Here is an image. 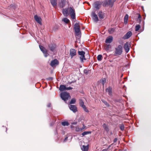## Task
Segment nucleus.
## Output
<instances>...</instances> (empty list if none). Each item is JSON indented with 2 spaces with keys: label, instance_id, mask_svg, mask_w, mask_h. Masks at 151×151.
I'll return each mask as SVG.
<instances>
[{
  "label": "nucleus",
  "instance_id": "1a4fd4ad",
  "mask_svg": "<svg viewBox=\"0 0 151 151\" xmlns=\"http://www.w3.org/2000/svg\"><path fill=\"white\" fill-rule=\"evenodd\" d=\"M40 48L42 51L43 53L44 56L46 57L48 55L47 53V51L45 48L42 46L40 45H39Z\"/></svg>",
  "mask_w": 151,
  "mask_h": 151
},
{
  "label": "nucleus",
  "instance_id": "f8f14e48",
  "mask_svg": "<svg viewBox=\"0 0 151 151\" xmlns=\"http://www.w3.org/2000/svg\"><path fill=\"white\" fill-rule=\"evenodd\" d=\"M92 17L95 22H97L99 21L97 15L94 12H93L91 14Z\"/></svg>",
  "mask_w": 151,
  "mask_h": 151
},
{
  "label": "nucleus",
  "instance_id": "4468645a",
  "mask_svg": "<svg viewBox=\"0 0 151 151\" xmlns=\"http://www.w3.org/2000/svg\"><path fill=\"white\" fill-rule=\"evenodd\" d=\"M70 109L73 112L75 113L77 111V109L75 105H70L69 106Z\"/></svg>",
  "mask_w": 151,
  "mask_h": 151
},
{
  "label": "nucleus",
  "instance_id": "ea45409f",
  "mask_svg": "<svg viewBox=\"0 0 151 151\" xmlns=\"http://www.w3.org/2000/svg\"><path fill=\"white\" fill-rule=\"evenodd\" d=\"M120 128L121 130L123 131L124 129V127L123 124H121L120 125Z\"/></svg>",
  "mask_w": 151,
  "mask_h": 151
},
{
  "label": "nucleus",
  "instance_id": "79ce46f5",
  "mask_svg": "<svg viewBox=\"0 0 151 151\" xmlns=\"http://www.w3.org/2000/svg\"><path fill=\"white\" fill-rule=\"evenodd\" d=\"M82 108L83 109L84 111L88 113L89 112V111L88 109L86 107V106H84V107H82Z\"/></svg>",
  "mask_w": 151,
  "mask_h": 151
},
{
  "label": "nucleus",
  "instance_id": "4be33fe9",
  "mask_svg": "<svg viewBox=\"0 0 151 151\" xmlns=\"http://www.w3.org/2000/svg\"><path fill=\"white\" fill-rule=\"evenodd\" d=\"M124 48L126 52H127L129 50V46L128 43H126L124 45Z\"/></svg>",
  "mask_w": 151,
  "mask_h": 151
},
{
  "label": "nucleus",
  "instance_id": "412c9836",
  "mask_svg": "<svg viewBox=\"0 0 151 151\" xmlns=\"http://www.w3.org/2000/svg\"><path fill=\"white\" fill-rule=\"evenodd\" d=\"M136 16L134 17L135 19H137L138 21L140 22L141 21V16L140 14L138 13H136Z\"/></svg>",
  "mask_w": 151,
  "mask_h": 151
},
{
  "label": "nucleus",
  "instance_id": "f704fd0d",
  "mask_svg": "<svg viewBox=\"0 0 151 151\" xmlns=\"http://www.w3.org/2000/svg\"><path fill=\"white\" fill-rule=\"evenodd\" d=\"M97 58L98 60V61H100L102 60V55H99L98 56Z\"/></svg>",
  "mask_w": 151,
  "mask_h": 151
},
{
  "label": "nucleus",
  "instance_id": "c756f323",
  "mask_svg": "<svg viewBox=\"0 0 151 151\" xmlns=\"http://www.w3.org/2000/svg\"><path fill=\"white\" fill-rule=\"evenodd\" d=\"M128 18V15L126 14L124 17V22L125 24H127V22Z\"/></svg>",
  "mask_w": 151,
  "mask_h": 151
},
{
  "label": "nucleus",
  "instance_id": "49530a36",
  "mask_svg": "<svg viewBox=\"0 0 151 151\" xmlns=\"http://www.w3.org/2000/svg\"><path fill=\"white\" fill-rule=\"evenodd\" d=\"M51 104L50 103H49L47 105V106L48 107H50L51 106Z\"/></svg>",
  "mask_w": 151,
  "mask_h": 151
},
{
  "label": "nucleus",
  "instance_id": "6ab92c4d",
  "mask_svg": "<svg viewBox=\"0 0 151 151\" xmlns=\"http://www.w3.org/2000/svg\"><path fill=\"white\" fill-rule=\"evenodd\" d=\"M112 88L111 87L109 86L106 89V92L108 93L109 95L111 96L112 94Z\"/></svg>",
  "mask_w": 151,
  "mask_h": 151
},
{
  "label": "nucleus",
  "instance_id": "8fccbe9b",
  "mask_svg": "<svg viewBox=\"0 0 151 151\" xmlns=\"http://www.w3.org/2000/svg\"><path fill=\"white\" fill-rule=\"evenodd\" d=\"M67 139H68V137H67L65 138V140H67Z\"/></svg>",
  "mask_w": 151,
  "mask_h": 151
},
{
  "label": "nucleus",
  "instance_id": "a19ab883",
  "mask_svg": "<svg viewBox=\"0 0 151 151\" xmlns=\"http://www.w3.org/2000/svg\"><path fill=\"white\" fill-rule=\"evenodd\" d=\"M75 130L76 132H80L82 131L81 128H79L78 127H77L76 128Z\"/></svg>",
  "mask_w": 151,
  "mask_h": 151
},
{
  "label": "nucleus",
  "instance_id": "ddd939ff",
  "mask_svg": "<svg viewBox=\"0 0 151 151\" xmlns=\"http://www.w3.org/2000/svg\"><path fill=\"white\" fill-rule=\"evenodd\" d=\"M48 46L50 50L52 51H54L56 47V45L54 43H51Z\"/></svg>",
  "mask_w": 151,
  "mask_h": 151
},
{
  "label": "nucleus",
  "instance_id": "a211bd4d",
  "mask_svg": "<svg viewBox=\"0 0 151 151\" xmlns=\"http://www.w3.org/2000/svg\"><path fill=\"white\" fill-rule=\"evenodd\" d=\"M66 4V0H61V2L59 4V6L61 8L65 6Z\"/></svg>",
  "mask_w": 151,
  "mask_h": 151
},
{
  "label": "nucleus",
  "instance_id": "0eeeda50",
  "mask_svg": "<svg viewBox=\"0 0 151 151\" xmlns=\"http://www.w3.org/2000/svg\"><path fill=\"white\" fill-rule=\"evenodd\" d=\"M73 88L71 87H66V86L64 85H61L60 86L59 89L61 91H63L65 90H70Z\"/></svg>",
  "mask_w": 151,
  "mask_h": 151
},
{
  "label": "nucleus",
  "instance_id": "7c9ffc66",
  "mask_svg": "<svg viewBox=\"0 0 151 151\" xmlns=\"http://www.w3.org/2000/svg\"><path fill=\"white\" fill-rule=\"evenodd\" d=\"M83 72L86 75H88L90 73L91 71L88 69H86L84 70Z\"/></svg>",
  "mask_w": 151,
  "mask_h": 151
},
{
  "label": "nucleus",
  "instance_id": "09e8293b",
  "mask_svg": "<svg viewBox=\"0 0 151 151\" xmlns=\"http://www.w3.org/2000/svg\"><path fill=\"white\" fill-rule=\"evenodd\" d=\"M102 151H107V150L106 149H103Z\"/></svg>",
  "mask_w": 151,
  "mask_h": 151
},
{
  "label": "nucleus",
  "instance_id": "5701e85b",
  "mask_svg": "<svg viewBox=\"0 0 151 151\" xmlns=\"http://www.w3.org/2000/svg\"><path fill=\"white\" fill-rule=\"evenodd\" d=\"M68 8L67 9H63V13L65 16H67L68 14Z\"/></svg>",
  "mask_w": 151,
  "mask_h": 151
},
{
  "label": "nucleus",
  "instance_id": "9b49d317",
  "mask_svg": "<svg viewBox=\"0 0 151 151\" xmlns=\"http://www.w3.org/2000/svg\"><path fill=\"white\" fill-rule=\"evenodd\" d=\"M34 19L35 21L40 25L42 24L41 21L42 19L40 17H39L37 15H36L34 16Z\"/></svg>",
  "mask_w": 151,
  "mask_h": 151
},
{
  "label": "nucleus",
  "instance_id": "58836bf2",
  "mask_svg": "<svg viewBox=\"0 0 151 151\" xmlns=\"http://www.w3.org/2000/svg\"><path fill=\"white\" fill-rule=\"evenodd\" d=\"M101 83H102V84L104 85V83L106 82V79L105 78H103L100 81Z\"/></svg>",
  "mask_w": 151,
  "mask_h": 151
},
{
  "label": "nucleus",
  "instance_id": "4c0bfd02",
  "mask_svg": "<svg viewBox=\"0 0 151 151\" xmlns=\"http://www.w3.org/2000/svg\"><path fill=\"white\" fill-rule=\"evenodd\" d=\"M140 28V26L139 24L137 25L135 27V31H138Z\"/></svg>",
  "mask_w": 151,
  "mask_h": 151
},
{
  "label": "nucleus",
  "instance_id": "39448f33",
  "mask_svg": "<svg viewBox=\"0 0 151 151\" xmlns=\"http://www.w3.org/2000/svg\"><path fill=\"white\" fill-rule=\"evenodd\" d=\"M102 3L99 1L95 2L93 5V7L96 10L99 9L101 7Z\"/></svg>",
  "mask_w": 151,
  "mask_h": 151
},
{
  "label": "nucleus",
  "instance_id": "6e6552de",
  "mask_svg": "<svg viewBox=\"0 0 151 151\" xmlns=\"http://www.w3.org/2000/svg\"><path fill=\"white\" fill-rule=\"evenodd\" d=\"M76 55V51L74 49H71L70 50V55L71 58H72L73 57Z\"/></svg>",
  "mask_w": 151,
  "mask_h": 151
},
{
  "label": "nucleus",
  "instance_id": "a878e982",
  "mask_svg": "<svg viewBox=\"0 0 151 151\" xmlns=\"http://www.w3.org/2000/svg\"><path fill=\"white\" fill-rule=\"evenodd\" d=\"M103 126L104 130L106 131L107 132H109V129L107 125L105 124H104L103 125Z\"/></svg>",
  "mask_w": 151,
  "mask_h": 151
},
{
  "label": "nucleus",
  "instance_id": "f3484780",
  "mask_svg": "<svg viewBox=\"0 0 151 151\" xmlns=\"http://www.w3.org/2000/svg\"><path fill=\"white\" fill-rule=\"evenodd\" d=\"M105 13L101 11H99L98 13V16L100 19H104L105 16Z\"/></svg>",
  "mask_w": 151,
  "mask_h": 151
},
{
  "label": "nucleus",
  "instance_id": "7ed1b4c3",
  "mask_svg": "<svg viewBox=\"0 0 151 151\" xmlns=\"http://www.w3.org/2000/svg\"><path fill=\"white\" fill-rule=\"evenodd\" d=\"M78 54L80 56L79 58L81 60V63L84 62V60H86L85 57V52L83 51H79L78 52Z\"/></svg>",
  "mask_w": 151,
  "mask_h": 151
},
{
  "label": "nucleus",
  "instance_id": "bb28decb",
  "mask_svg": "<svg viewBox=\"0 0 151 151\" xmlns=\"http://www.w3.org/2000/svg\"><path fill=\"white\" fill-rule=\"evenodd\" d=\"M81 149L84 151H88V146L83 145L81 147Z\"/></svg>",
  "mask_w": 151,
  "mask_h": 151
},
{
  "label": "nucleus",
  "instance_id": "72a5a7b5",
  "mask_svg": "<svg viewBox=\"0 0 151 151\" xmlns=\"http://www.w3.org/2000/svg\"><path fill=\"white\" fill-rule=\"evenodd\" d=\"M63 21L66 24H68L70 22V20L67 18H64L63 19Z\"/></svg>",
  "mask_w": 151,
  "mask_h": 151
},
{
  "label": "nucleus",
  "instance_id": "423d86ee",
  "mask_svg": "<svg viewBox=\"0 0 151 151\" xmlns=\"http://www.w3.org/2000/svg\"><path fill=\"white\" fill-rule=\"evenodd\" d=\"M122 46L121 45H119L116 48L115 53L118 55H120L122 52Z\"/></svg>",
  "mask_w": 151,
  "mask_h": 151
},
{
  "label": "nucleus",
  "instance_id": "a18cd8bd",
  "mask_svg": "<svg viewBox=\"0 0 151 151\" xmlns=\"http://www.w3.org/2000/svg\"><path fill=\"white\" fill-rule=\"evenodd\" d=\"M117 140V138H114V142L115 143L116 142Z\"/></svg>",
  "mask_w": 151,
  "mask_h": 151
},
{
  "label": "nucleus",
  "instance_id": "aec40b11",
  "mask_svg": "<svg viewBox=\"0 0 151 151\" xmlns=\"http://www.w3.org/2000/svg\"><path fill=\"white\" fill-rule=\"evenodd\" d=\"M57 0H50L52 5L54 7H55L57 5Z\"/></svg>",
  "mask_w": 151,
  "mask_h": 151
},
{
  "label": "nucleus",
  "instance_id": "f257e3e1",
  "mask_svg": "<svg viewBox=\"0 0 151 151\" xmlns=\"http://www.w3.org/2000/svg\"><path fill=\"white\" fill-rule=\"evenodd\" d=\"M68 13L70 14L71 18L73 20L76 18V13L75 10L73 7L68 8Z\"/></svg>",
  "mask_w": 151,
  "mask_h": 151
},
{
  "label": "nucleus",
  "instance_id": "f03ea898",
  "mask_svg": "<svg viewBox=\"0 0 151 151\" xmlns=\"http://www.w3.org/2000/svg\"><path fill=\"white\" fill-rule=\"evenodd\" d=\"M60 97L65 101L66 102L69 98H70V96L69 93L66 92H63L60 93Z\"/></svg>",
  "mask_w": 151,
  "mask_h": 151
},
{
  "label": "nucleus",
  "instance_id": "cd10ccee",
  "mask_svg": "<svg viewBox=\"0 0 151 151\" xmlns=\"http://www.w3.org/2000/svg\"><path fill=\"white\" fill-rule=\"evenodd\" d=\"M102 3V6L104 7L109 6V4L107 0H106Z\"/></svg>",
  "mask_w": 151,
  "mask_h": 151
},
{
  "label": "nucleus",
  "instance_id": "20e7f679",
  "mask_svg": "<svg viewBox=\"0 0 151 151\" xmlns=\"http://www.w3.org/2000/svg\"><path fill=\"white\" fill-rule=\"evenodd\" d=\"M74 29L76 35L78 36L80 33V27L78 23H76L75 24Z\"/></svg>",
  "mask_w": 151,
  "mask_h": 151
},
{
  "label": "nucleus",
  "instance_id": "b1692460",
  "mask_svg": "<svg viewBox=\"0 0 151 151\" xmlns=\"http://www.w3.org/2000/svg\"><path fill=\"white\" fill-rule=\"evenodd\" d=\"M111 47V46L110 44H106L105 46V48L107 51H109Z\"/></svg>",
  "mask_w": 151,
  "mask_h": 151
},
{
  "label": "nucleus",
  "instance_id": "37998d69",
  "mask_svg": "<svg viewBox=\"0 0 151 151\" xmlns=\"http://www.w3.org/2000/svg\"><path fill=\"white\" fill-rule=\"evenodd\" d=\"M102 101L103 102L104 104L107 106H109V104L106 101L103 100H102Z\"/></svg>",
  "mask_w": 151,
  "mask_h": 151
},
{
  "label": "nucleus",
  "instance_id": "393cba45",
  "mask_svg": "<svg viewBox=\"0 0 151 151\" xmlns=\"http://www.w3.org/2000/svg\"><path fill=\"white\" fill-rule=\"evenodd\" d=\"M108 2L109 4V6L112 7L115 1V0H108Z\"/></svg>",
  "mask_w": 151,
  "mask_h": 151
},
{
  "label": "nucleus",
  "instance_id": "c03bdc74",
  "mask_svg": "<svg viewBox=\"0 0 151 151\" xmlns=\"http://www.w3.org/2000/svg\"><path fill=\"white\" fill-rule=\"evenodd\" d=\"M86 127V126L85 125H83L82 128H81V129H82V130L84 129H85V128Z\"/></svg>",
  "mask_w": 151,
  "mask_h": 151
},
{
  "label": "nucleus",
  "instance_id": "c9c22d12",
  "mask_svg": "<svg viewBox=\"0 0 151 151\" xmlns=\"http://www.w3.org/2000/svg\"><path fill=\"white\" fill-rule=\"evenodd\" d=\"M91 133V132L90 131H86V132H83L82 134V135L84 136L85 135H87L88 134H90Z\"/></svg>",
  "mask_w": 151,
  "mask_h": 151
},
{
  "label": "nucleus",
  "instance_id": "9d476101",
  "mask_svg": "<svg viewBox=\"0 0 151 151\" xmlns=\"http://www.w3.org/2000/svg\"><path fill=\"white\" fill-rule=\"evenodd\" d=\"M132 33L131 31H129L127 32L122 37L124 40L129 38L132 35Z\"/></svg>",
  "mask_w": 151,
  "mask_h": 151
},
{
  "label": "nucleus",
  "instance_id": "e433bc0d",
  "mask_svg": "<svg viewBox=\"0 0 151 151\" xmlns=\"http://www.w3.org/2000/svg\"><path fill=\"white\" fill-rule=\"evenodd\" d=\"M76 102V100L74 98H73L71 100V101H70V104H74Z\"/></svg>",
  "mask_w": 151,
  "mask_h": 151
},
{
  "label": "nucleus",
  "instance_id": "c85d7f7f",
  "mask_svg": "<svg viewBox=\"0 0 151 151\" xmlns=\"http://www.w3.org/2000/svg\"><path fill=\"white\" fill-rule=\"evenodd\" d=\"M79 104L80 106L82 107V108L85 106L84 104L83 101L82 99L79 100Z\"/></svg>",
  "mask_w": 151,
  "mask_h": 151
},
{
  "label": "nucleus",
  "instance_id": "3c124183",
  "mask_svg": "<svg viewBox=\"0 0 151 151\" xmlns=\"http://www.w3.org/2000/svg\"><path fill=\"white\" fill-rule=\"evenodd\" d=\"M111 147V145H109V147H108V148H109L110 147Z\"/></svg>",
  "mask_w": 151,
  "mask_h": 151
},
{
  "label": "nucleus",
  "instance_id": "2eb2a0df",
  "mask_svg": "<svg viewBox=\"0 0 151 151\" xmlns=\"http://www.w3.org/2000/svg\"><path fill=\"white\" fill-rule=\"evenodd\" d=\"M58 64V61L56 59L52 60L50 63V65L52 67H54Z\"/></svg>",
  "mask_w": 151,
  "mask_h": 151
},
{
  "label": "nucleus",
  "instance_id": "dca6fc26",
  "mask_svg": "<svg viewBox=\"0 0 151 151\" xmlns=\"http://www.w3.org/2000/svg\"><path fill=\"white\" fill-rule=\"evenodd\" d=\"M113 40V37L111 36H110L106 39L105 42L107 43H110Z\"/></svg>",
  "mask_w": 151,
  "mask_h": 151
},
{
  "label": "nucleus",
  "instance_id": "473e14b6",
  "mask_svg": "<svg viewBox=\"0 0 151 151\" xmlns=\"http://www.w3.org/2000/svg\"><path fill=\"white\" fill-rule=\"evenodd\" d=\"M62 124L63 126H68L69 125V124L67 122H62Z\"/></svg>",
  "mask_w": 151,
  "mask_h": 151
},
{
  "label": "nucleus",
  "instance_id": "de8ad7c7",
  "mask_svg": "<svg viewBox=\"0 0 151 151\" xmlns=\"http://www.w3.org/2000/svg\"><path fill=\"white\" fill-rule=\"evenodd\" d=\"M53 79V78L52 77H50L48 78V80H52Z\"/></svg>",
  "mask_w": 151,
  "mask_h": 151
},
{
  "label": "nucleus",
  "instance_id": "2f4dec72",
  "mask_svg": "<svg viewBox=\"0 0 151 151\" xmlns=\"http://www.w3.org/2000/svg\"><path fill=\"white\" fill-rule=\"evenodd\" d=\"M115 31V29L113 28H109L108 29V32L110 34L113 33Z\"/></svg>",
  "mask_w": 151,
  "mask_h": 151
}]
</instances>
